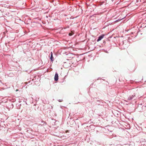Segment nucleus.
Segmentation results:
<instances>
[{"instance_id": "nucleus-1", "label": "nucleus", "mask_w": 146, "mask_h": 146, "mask_svg": "<svg viewBox=\"0 0 146 146\" xmlns=\"http://www.w3.org/2000/svg\"><path fill=\"white\" fill-rule=\"evenodd\" d=\"M136 97L135 93H133L132 95H130L127 98V101L128 102L134 98Z\"/></svg>"}, {"instance_id": "nucleus-2", "label": "nucleus", "mask_w": 146, "mask_h": 146, "mask_svg": "<svg viewBox=\"0 0 146 146\" xmlns=\"http://www.w3.org/2000/svg\"><path fill=\"white\" fill-rule=\"evenodd\" d=\"M13 107V104L11 103L9 104L7 106V108L9 110L10 109H12Z\"/></svg>"}, {"instance_id": "nucleus-3", "label": "nucleus", "mask_w": 146, "mask_h": 146, "mask_svg": "<svg viewBox=\"0 0 146 146\" xmlns=\"http://www.w3.org/2000/svg\"><path fill=\"white\" fill-rule=\"evenodd\" d=\"M104 35H102L98 37V39L97 40V42H99L102 40V39L104 37Z\"/></svg>"}, {"instance_id": "nucleus-4", "label": "nucleus", "mask_w": 146, "mask_h": 146, "mask_svg": "<svg viewBox=\"0 0 146 146\" xmlns=\"http://www.w3.org/2000/svg\"><path fill=\"white\" fill-rule=\"evenodd\" d=\"M58 74L57 72H56L55 75L54 79V80L55 81H57L58 80Z\"/></svg>"}, {"instance_id": "nucleus-5", "label": "nucleus", "mask_w": 146, "mask_h": 146, "mask_svg": "<svg viewBox=\"0 0 146 146\" xmlns=\"http://www.w3.org/2000/svg\"><path fill=\"white\" fill-rule=\"evenodd\" d=\"M54 58L53 56V54L52 52H51V55L50 57V59L51 61H53Z\"/></svg>"}, {"instance_id": "nucleus-6", "label": "nucleus", "mask_w": 146, "mask_h": 146, "mask_svg": "<svg viewBox=\"0 0 146 146\" xmlns=\"http://www.w3.org/2000/svg\"><path fill=\"white\" fill-rule=\"evenodd\" d=\"M127 42V41H126L125 40V41H123V42H122V45L125 42Z\"/></svg>"}, {"instance_id": "nucleus-7", "label": "nucleus", "mask_w": 146, "mask_h": 146, "mask_svg": "<svg viewBox=\"0 0 146 146\" xmlns=\"http://www.w3.org/2000/svg\"><path fill=\"white\" fill-rule=\"evenodd\" d=\"M58 101L59 102H62L63 101L62 100H59Z\"/></svg>"}, {"instance_id": "nucleus-8", "label": "nucleus", "mask_w": 146, "mask_h": 146, "mask_svg": "<svg viewBox=\"0 0 146 146\" xmlns=\"http://www.w3.org/2000/svg\"><path fill=\"white\" fill-rule=\"evenodd\" d=\"M42 122H42H43V123H44V121H43V122Z\"/></svg>"}, {"instance_id": "nucleus-9", "label": "nucleus", "mask_w": 146, "mask_h": 146, "mask_svg": "<svg viewBox=\"0 0 146 146\" xmlns=\"http://www.w3.org/2000/svg\"><path fill=\"white\" fill-rule=\"evenodd\" d=\"M38 125H41V124Z\"/></svg>"}]
</instances>
